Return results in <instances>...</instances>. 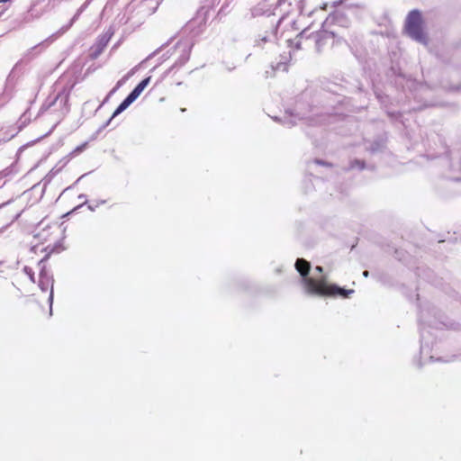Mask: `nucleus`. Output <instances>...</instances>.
<instances>
[{
	"label": "nucleus",
	"instance_id": "obj_1",
	"mask_svg": "<svg viewBox=\"0 0 461 461\" xmlns=\"http://www.w3.org/2000/svg\"><path fill=\"white\" fill-rule=\"evenodd\" d=\"M294 267L302 276V283L308 294L321 297L340 296L348 298L354 293L353 289H344L334 284H330L323 276L320 277L309 276L311 264L303 258H298Z\"/></svg>",
	"mask_w": 461,
	"mask_h": 461
},
{
	"label": "nucleus",
	"instance_id": "obj_2",
	"mask_svg": "<svg viewBox=\"0 0 461 461\" xmlns=\"http://www.w3.org/2000/svg\"><path fill=\"white\" fill-rule=\"evenodd\" d=\"M406 33L416 41L428 45L429 37L424 30V21L420 12L413 10L409 13L404 25Z\"/></svg>",
	"mask_w": 461,
	"mask_h": 461
},
{
	"label": "nucleus",
	"instance_id": "obj_3",
	"mask_svg": "<svg viewBox=\"0 0 461 461\" xmlns=\"http://www.w3.org/2000/svg\"><path fill=\"white\" fill-rule=\"evenodd\" d=\"M312 40L314 42L315 50L318 52H322L325 50L333 46L336 41V39H339L336 36V32L330 31L328 28H324L323 24L321 25V29L312 32L307 35V32L304 30L300 34V41L299 43H303V40Z\"/></svg>",
	"mask_w": 461,
	"mask_h": 461
},
{
	"label": "nucleus",
	"instance_id": "obj_4",
	"mask_svg": "<svg viewBox=\"0 0 461 461\" xmlns=\"http://www.w3.org/2000/svg\"><path fill=\"white\" fill-rule=\"evenodd\" d=\"M322 23L324 28L335 32L336 36L339 39L341 37V32L349 28L350 20L344 13L335 11L330 14Z\"/></svg>",
	"mask_w": 461,
	"mask_h": 461
},
{
	"label": "nucleus",
	"instance_id": "obj_5",
	"mask_svg": "<svg viewBox=\"0 0 461 461\" xmlns=\"http://www.w3.org/2000/svg\"><path fill=\"white\" fill-rule=\"evenodd\" d=\"M151 77H148L141 80L134 89L129 94V95L119 104L116 110L113 112L112 118L117 116L123 112L131 103H133L143 92V90L149 84Z\"/></svg>",
	"mask_w": 461,
	"mask_h": 461
},
{
	"label": "nucleus",
	"instance_id": "obj_6",
	"mask_svg": "<svg viewBox=\"0 0 461 461\" xmlns=\"http://www.w3.org/2000/svg\"><path fill=\"white\" fill-rule=\"evenodd\" d=\"M59 99H61L63 102H64V105H65V109H66V113H68L69 112V93H59L58 95L56 96L55 98V102L58 101Z\"/></svg>",
	"mask_w": 461,
	"mask_h": 461
},
{
	"label": "nucleus",
	"instance_id": "obj_7",
	"mask_svg": "<svg viewBox=\"0 0 461 461\" xmlns=\"http://www.w3.org/2000/svg\"><path fill=\"white\" fill-rule=\"evenodd\" d=\"M45 250L47 251V255L44 257L43 260H46L49 258V256L53 252H60L61 250H63V248L60 245L56 244L53 246L48 245Z\"/></svg>",
	"mask_w": 461,
	"mask_h": 461
},
{
	"label": "nucleus",
	"instance_id": "obj_8",
	"mask_svg": "<svg viewBox=\"0 0 461 461\" xmlns=\"http://www.w3.org/2000/svg\"><path fill=\"white\" fill-rule=\"evenodd\" d=\"M28 304L37 314H39L40 312H44V307L40 305L34 300H29Z\"/></svg>",
	"mask_w": 461,
	"mask_h": 461
},
{
	"label": "nucleus",
	"instance_id": "obj_9",
	"mask_svg": "<svg viewBox=\"0 0 461 461\" xmlns=\"http://www.w3.org/2000/svg\"><path fill=\"white\" fill-rule=\"evenodd\" d=\"M23 271L27 275L29 279L32 282L34 283L35 282V277H34V272L32 271V269L31 267H24Z\"/></svg>",
	"mask_w": 461,
	"mask_h": 461
},
{
	"label": "nucleus",
	"instance_id": "obj_10",
	"mask_svg": "<svg viewBox=\"0 0 461 461\" xmlns=\"http://www.w3.org/2000/svg\"><path fill=\"white\" fill-rule=\"evenodd\" d=\"M315 271L319 272L320 274H321L323 272V268L322 267H320V266H317L315 267Z\"/></svg>",
	"mask_w": 461,
	"mask_h": 461
},
{
	"label": "nucleus",
	"instance_id": "obj_11",
	"mask_svg": "<svg viewBox=\"0 0 461 461\" xmlns=\"http://www.w3.org/2000/svg\"><path fill=\"white\" fill-rule=\"evenodd\" d=\"M12 0H0V3L1 4H5V3H8V2H11Z\"/></svg>",
	"mask_w": 461,
	"mask_h": 461
},
{
	"label": "nucleus",
	"instance_id": "obj_12",
	"mask_svg": "<svg viewBox=\"0 0 461 461\" xmlns=\"http://www.w3.org/2000/svg\"><path fill=\"white\" fill-rule=\"evenodd\" d=\"M364 276H368V271H365V272H364Z\"/></svg>",
	"mask_w": 461,
	"mask_h": 461
}]
</instances>
